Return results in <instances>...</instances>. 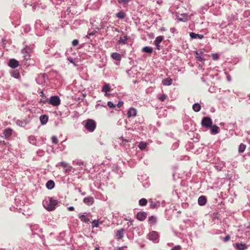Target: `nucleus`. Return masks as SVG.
I'll list each match as a JSON object with an SVG mask.
<instances>
[{"label":"nucleus","mask_w":250,"mask_h":250,"mask_svg":"<svg viewBox=\"0 0 250 250\" xmlns=\"http://www.w3.org/2000/svg\"><path fill=\"white\" fill-rule=\"evenodd\" d=\"M58 203V202L57 200L50 197L46 198L42 202L43 207L48 211L53 210Z\"/></svg>","instance_id":"f257e3e1"},{"label":"nucleus","mask_w":250,"mask_h":250,"mask_svg":"<svg viewBox=\"0 0 250 250\" xmlns=\"http://www.w3.org/2000/svg\"><path fill=\"white\" fill-rule=\"evenodd\" d=\"M84 127L89 132H93L96 128V123L93 120L88 119Z\"/></svg>","instance_id":"f03ea898"},{"label":"nucleus","mask_w":250,"mask_h":250,"mask_svg":"<svg viewBox=\"0 0 250 250\" xmlns=\"http://www.w3.org/2000/svg\"><path fill=\"white\" fill-rule=\"evenodd\" d=\"M212 123L211 119L208 117H204L201 122L202 126L206 128H209L212 125Z\"/></svg>","instance_id":"7ed1b4c3"},{"label":"nucleus","mask_w":250,"mask_h":250,"mask_svg":"<svg viewBox=\"0 0 250 250\" xmlns=\"http://www.w3.org/2000/svg\"><path fill=\"white\" fill-rule=\"evenodd\" d=\"M49 103L53 106H58L61 104V100L58 96H52L50 98Z\"/></svg>","instance_id":"20e7f679"},{"label":"nucleus","mask_w":250,"mask_h":250,"mask_svg":"<svg viewBox=\"0 0 250 250\" xmlns=\"http://www.w3.org/2000/svg\"><path fill=\"white\" fill-rule=\"evenodd\" d=\"M147 217V213L144 211H140L136 215V218L141 221L145 220Z\"/></svg>","instance_id":"39448f33"},{"label":"nucleus","mask_w":250,"mask_h":250,"mask_svg":"<svg viewBox=\"0 0 250 250\" xmlns=\"http://www.w3.org/2000/svg\"><path fill=\"white\" fill-rule=\"evenodd\" d=\"M8 65L11 68H15L19 66V63L16 60L12 59L9 60Z\"/></svg>","instance_id":"423d86ee"},{"label":"nucleus","mask_w":250,"mask_h":250,"mask_svg":"<svg viewBox=\"0 0 250 250\" xmlns=\"http://www.w3.org/2000/svg\"><path fill=\"white\" fill-rule=\"evenodd\" d=\"M137 115V110L135 108L131 107L129 109L127 112V116L128 118L133 117H135Z\"/></svg>","instance_id":"0eeeda50"},{"label":"nucleus","mask_w":250,"mask_h":250,"mask_svg":"<svg viewBox=\"0 0 250 250\" xmlns=\"http://www.w3.org/2000/svg\"><path fill=\"white\" fill-rule=\"evenodd\" d=\"M159 237V234L157 232L155 231H152L150 232L148 234V238L150 240L155 241Z\"/></svg>","instance_id":"6e6552de"},{"label":"nucleus","mask_w":250,"mask_h":250,"mask_svg":"<svg viewBox=\"0 0 250 250\" xmlns=\"http://www.w3.org/2000/svg\"><path fill=\"white\" fill-rule=\"evenodd\" d=\"M60 165L64 168L66 172H69L72 169V167L65 162H61Z\"/></svg>","instance_id":"1a4fd4ad"},{"label":"nucleus","mask_w":250,"mask_h":250,"mask_svg":"<svg viewBox=\"0 0 250 250\" xmlns=\"http://www.w3.org/2000/svg\"><path fill=\"white\" fill-rule=\"evenodd\" d=\"M83 202L88 206L92 205L94 203V199L92 197H87L83 199Z\"/></svg>","instance_id":"9d476101"},{"label":"nucleus","mask_w":250,"mask_h":250,"mask_svg":"<svg viewBox=\"0 0 250 250\" xmlns=\"http://www.w3.org/2000/svg\"><path fill=\"white\" fill-rule=\"evenodd\" d=\"M198 204L200 206H204L207 203V198L205 196H201L199 197L198 200Z\"/></svg>","instance_id":"9b49d317"},{"label":"nucleus","mask_w":250,"mask_h":250,"mask_svg":"<svg viewBox=\"0 0 250 250\" xmlns=\"http://www.w3.org/2000/svg\"><path fill=\"white\" fill-rule=\"evenodd\" d=\"M210 128V133L212 134H216L219 132V127L217 126L216 125H214L209 127Z\"/></svg>","instance_id":"f8f14e48"},{"label":"nucleus","mask_w":250,"mask_h":250,"mask_svg":"<svg viewBox=\"0 0 250 250\" xmlns=\"http://www.w3.org/2000/svg\"><path fill=\"white\" fill-rule=\"evenodd\" d=\"M163 39L164 37L162 36H160L156 37L155 40L154 41V44L156 46L158 49H159V47H160L159 44L161 42Z\"/></svg>","instance_id":"ddd939ff"},{"label":"nucleus","mask_w":250,"mask_h":250,"mask_svg":"<svg viewBox=\"0 0 250 250\" xmlns=\"http://www.w3.org/2000/svg\"><path fill=\"white\" fill-rule=\"evenodd\" d=\"M236 247L238 250H245L247 249L246 244L242 243H236Z\"/></svg>","instance_id":"4468645a"},{"label":"nucleus","mask_w":250,"mask_h":250,"mask_svg":"<svg viewBox=\"0 0 250 250\" xmlns=\"http://www.w3.org/2000/svg\"><path fill=\"white\" fill-rule=\"evenodd\" d=\"M13 132V130L10 128H6L3 132V134L5 138L11 136Z\"/></svg>","instance_id":"2eb2a0df"},{"label":"nucleus","mask_w":250,"mask_h":250,"mask_svg":"<svg viewBox=\"0 0 250 250\" xmlns=\"http://www.w3.org/2000/svg\"><path fill=\"white\" fill-rule=\"evenodd\" d=\"M190 37L192 39H197L198 38L199 39H202L204 38V36L201 34H197L193 32H191L189 34Z\"/></svg>","instance_id":"dca6fc26"},{"label":"nucleus","mask_w":250,"mask_h":250,"mask_svg":"<svg viewBox=\"0 0 250 250\" xmlns=\"http://www.w3.org/2000/svg\"><path fill=\"white\" fill-rule=\"evenodd\" d=\"M110 91V87L108 83H104V84L103 85L102 89V92H104L106 93V94H107V93L108 92H109Z\"/></svg>","instance_id":"f3484780"},{"label":"nucleus","mask_w":250,"mask_h":250,"mask_svg":"<svg viewBox=\"0 0 250 250\" xmlns=\"http://www.w3.org/2000/svg\"><path fill=\"white\" fill-rule=\"evenodd\" d=\"M40 121L42 123V124L44 125L47 123L48 120V117L47 116L44 115L41 116L40 118Z\"/></svg>","instance_id":"a211bd4d"},{"label":"nucleus","mask_w":250,"mask_h":250,"mask_svg":"<svg viewBox=\"0 0 250 250\" xmlns=\"http://www.w3.org/2000/svg\"><path fill=\"white\" fill-rule=\"evenodd\" d=\"M148 223L150 224H155L157 222V218L154 216H151L148 217Z\"/></svg>","instance_id":"6ab92c4d"},{"label":"nucleus","mask_w":250,"mask_h":250,"mask_svg":"<svg viewBox=\"0 0 250 250\" xmlns=\"http://www.w3.org/2000/svg\"><path fill=\"white\" fill-rule=\"evenodd\" d=\"M112 58L115 60L120 61L121 60V56L120 54L114 52L111 55Z\"/></svg>","instance_id":"aec40b11"},{"label":"nucleus","mask_w":250,"mask_h":250,"mask_svg":"<svg viewBox=\"0 0 250 250\" xmlns=\"http://www.w3.org/2000/svg\"><path fill=\"white\" fill-rule=\"evenodd\" d=\"M124 229H121L117 231V236L119 239H121L124 237Z\"/></svg>","instance_id":"412c9836"},{"label":"nucleus","mask_w":250,"mask_h":250,"mask_svg":"<svg viewBox=\"0 0 250 250\" xmlns=\"http://www.w3.org/2000/svg\"><path fill=\"white\" fill-rule=\"evenodd\" d=\"M172 80L170 78H166L163 80V83L164 85H170L172 84Z\"/></svg>","instance_id":"4be33fe9"},{"label":"nucleus","mask_w":250,"mask_h":250,"mask_svg":"<svg viewBox=\"0 0 250 250\" xmlns=\"http://www.w3.org/2000/svg\"><path fill=\"white\" fill-rule=\"evenodd\" d=\"M11 75L16 79H19L20 77V74L18 70H13L11 72Z\"/></svg>","instance_id":"5701e85b"},{"label":"nucleus","mask_w":250,"mask_h":250,"mask_svg":"<svg viewBox=\"0 0 250 250\" xmlns=\"http://www.w3.org/2000/svg\"><path fill=\"white\" fill-rule=\"evenodd\" d=\"M201 108V106L200 104L198 103L194 104L192 105V109L195 112H199Z\"/></svg>","instance_id":"b1692460"},{"label":"nucleus","mask_w":250,"mask_h":250,"mask_svg":"<svg viewBox=\"0 0 250 250\" xmlns=\"http://www.w3.org/2000/svg\"><path fill=\"white\" fill-rule=\"evenodd\" d=\"M54 182L52 180L48 181L46 184V187L50 189L53 188V187H54Z\"/></svg>","instance_id":"393cba45"},{"label":"nucleus","mask_w":250,"mask_h":250,"mask_svg":"<svg viewBox=\"0 0 250 250\" xmlns=\"http://www.w3.org/2000/svg\"><path fill=\"white\" fill-rule=\"evenodd\" d=\"M147 201L145 198H142L139 201V204L141 206H145L146 205Z\"/></svg>","instance_id":"a878e982"},{"label":"nucleus","mask_w":250,"mask_h":250,"mask_svg":"<svg viewBox=\"0 0 250 250\" xmlns=\"http://www.w3.org/2000/svg\"><path fill=\"white\" fill-rule=\"evenodd\" d=\"M143 51L145 52L148 53H151L153 51V49L152 47H149L148 46H146L143 48Z\"/></svg>","instance_id":"bb28decb"},{"label":"nucleus","mask_w":250,"mask_h":250,"mask_svg":"<svg viewBox=\"0 0 250 250\" xmlns=\"http://www.w3.org/2000/svg\"><path fill=\"white\" fill-rule=\"evenodd\" d=\"M246 147V146L245 144L241 143L239 145V149H238L239 152V153L243 152L245 151Z\"/></svg>","instance_id":"cd10ccee"},{"label":"nucleus","mask_w":250,"mask_h":250,"mask_svg":"<svg viewBox=\"0 0 250 250\" xmlns=\"http://www.w3.org/2000/svg\"><path fill=\"white\" fill-rule=\"evenodd\" d=\"M125 13L122 11H120L116 14V17L120 19H124L125 17Z\"/></svg>","instance_id":"c85d7f7f"},{"label":"nucleus","mask_w":250,"mask_h":250,"mask_svg":"<svg viewBox=\"0 0 250 250\" xmlns=\"http://www.w3.org/2000/svg\"><path fill=\"white\" fill-rule=\"evenodd\" d=\"M80 219L83 222L88 223L90 221L89 219L86 217L84 215H82L79 217Z\"/></svg>","instance_id":"c756f323"},{"label":"nucleus","mask_w":250,"mask_h":250,"mask_svg":"<svg viewBox=\"0 0 250 250\" xmlns=\"http://www.w3.org/2000/svg\"><path fill=\"white\" fill-rule=\"evenodd\" d=\"M146 143L144 142H141L139 143L138 147L141 150H144L146 148Z\"/></svg>","instance_id":"7c9ffc66"},{"label":"nucleus","mask_w":250,"mask_h":250,"mask_svg":"<svg viewBox=\"0 0 250 250\" xmlns=\"http://www.w3.org/2000/svg\"><path fill=\"white\" fill-rule=\"evenodd\" d=\"M92 228H97L99 226V222L97 220H94L92 222Z\"/></svg>","instance_id":"2f4dec72"},{"label":"nucleus","mask_w":250,"mask_h":250,"mask_svg":"<svg viewBox=\"0 0 250 250\" xmlns=\"http://www.w3.org/2000/svg\"><path fill=\"white\" fill-rule=\"evenodd\" d=\"M130 0H118L119 3H123V4H127Z\"/></svg>","instance_id":"473e14b6"},{"label":"nucleus","mask_w":250,"mask_h":250,"mask_svg":"<svg viewBox=\"0 0 250 250\" xmlns=\"http://www.w3.org/2000/svg\"><path fill=\"white\" fill-rule=\"evenodd\" d=\"M126 40H127L126 37H125L124 39L120 38V40H119V43L125 44L126 43Z\"/></svg>","instance_id":"72a5a7b5"},{"label":"nucleus","mask_w":250,"mask_h":250,"mask_svg":"<svg viewBox=\"0 0 250 250\" xmlns=\"http://www.w3.org/2000/svg\"><path fill=\"white\" fill-rule=\"evenodd\" d=\"M167 97V96L166 95L163 94L161 95H160V96L159 98V99L161 101H164L166 99Z\"/></svg>","instance_id":"f704fd0d"},{"label":"nucleus","mask_w":250,"mask_h":250,"mask_svg":"<svg viewBox=\"0 0 250 250\" xmlns=\"http://www.w3.org/2000/svg\"><path fill=\"white\" fill-rule=\"evenodd\" d=\"M52 142L54 144H57L58 143V139L56 136H53L52 137Z\"/></svg>","instance_id":"c9c22d12"},{"label":"nucleus","mask_w":250,"mask_h":250,"mask_svg":"<svg viewBox=\"0 0 250 250\" xmlns=\"http://www.w3.org/2000/svg\"><path fill=\"white\" fill-rule=\"evenodd\" d=\"M196 55H197V56L196 57L197 60L200 62H202L204 60V58L203 57H202L199 54H198V52H196Z\"/></svg>","instance_id":"e433bc0d"},{"label":"nucleus","mask_w":250,"mask_h":250,"mask_svg":"<svg viewBox=\"0 0 250 250\" xmlns=\"http://www.w3.org/2000/svg\"><path fill=\"white\" fill-rule=\"evenodd\" d=\"M107 105L110 108H115V105L112 102H110V101H109L107 103Z\"/></svg>","instance_id":"4c0bfd02"},{"label":"nucleus","mask_w":250,"mask_h":250,"mask_svg":"<svg viewBox=\"0 0 250 250\" xmlns=\"http://www.w3.org/2000/svg\"><path fill=\"white\" fill-rule=\"evenodd\" d=\"M78 43H79V41L77 39L74 40L72 41V45L74 46H77L78 44Z\"/></svg>","instance_id":"58836bf2"},{"label":"nucleus","mask_w":250,"mask_h":250,"mask_svg":"<svg viewBox=\"0 0 250 250\" xmlns=\"http://www.w3.org/2000/svg\"><path fill=\"white\" fill-rule=\"evenodd\" d=\"M230 239V237L229 235H226L224 238H223V240L224 242H227L228 241H229Z\"/></svg>","instance_id":"ea45409f"},{"label":"nucleus","mask_w":250,"mask_h":250,"mask_svg":"<svg viewBox=\"0 0 250 250\" xmlns=\"http://www.w3.org/2000/svg\"><path fill=\"white\" fill-rule=\"evenodd\" d=\"M181 250V247L179 245L176 246L174 247L171 250Z\"/></svg>","instance_id":"a19ab883"},{"label":"nucleus","mask_w":250,"mask_h":250,"mask_svg":"<svg viewBox=\"0 0 250 250\" xmlns=\"http://www.w3.org/2000/svg\"><path fill=\"white\" fill-rule=\"evenodd\" d=\"M123 104H124L123 102H122V101H119V102H118V104H117V107H119V108H120V107H121V106H123Z\"/></svg>","instance_id":"79ce46f5"},{"label":"nucleus","mask_w":250,"mask_h":250,"mask_svg":"<svg viewBox=\"0 0 250 250\" xmlns=\"http://www.w3.org/2000/svg\"><path fill=\"white\" fill-rule=\"evenodd\" d=\"M178 20L180 21H187V19L186 18H178Z\"/></svg>","instance_id":"37998d69"},{"label":"nucleus","mask_w":250,"mask_h":250,"mask_svg":"<svg viewBox=\"0 0 250 250\" xmlns=\"http://www.w3.org/2000/svg\"><path fill=\"white\" fill-rule=\"evenodd\" d=\"M125 248H126V247H117L115 250H124Z\"/></svg>","instance_id":"c03bdc74"},{"label":"nucleus","mask_w":250,"mask_h":250,"mask_svg":"<svg viewBox=\"0 0 250 250\" xmlns=\"http://www.w3.org/2000/svg\"><path fill=\"white\" fill-rule=\"evenodd\" d=\"M68 210L69 211H74V208L73 207H69L67 208Z\"/></svg>","instance_id":"a18cd8bd"},{"label":"nucleus","mask_w":250,"mask_h":250,"mask_svg":"<svg viewBox=\"0 0 250 250\" xmlns=\"http://www.w3.org/2000/svg\"><path fill=\"white\" fill-rule=\"evenodd\" d=\"M215 55H214V54L213 55V59H216L217 58V57L216 58V57H215Z\"/></svg>","instance_id":"49530a36"},{"label":"nucleus","mask_w":250,"mask_h":250,"mask_svg":"<svg viewBox=\"0 0 250 250\" xmlns=\"http://www.w3.org/2000/svg\"><path fill=\"white\" fill-rule=\"evenodd\" d=\"M161 31H165V28L164 27H162V28H161Z\"/></svg>","instance_id":"de8ad7c7"},{"label":"nucleus","mask_w":250,"mask_h":250,"mask_svg":"<svg viewBox=\"0 0 250 250\" xmlns=\"http://www.w3.org/2000/svg\"><path fill=\"white\" fill-rule=\"evenodd\" d=\"M95 250H100L99 248H96Z\"/></svg>","instance_id":"09e8293b"},{"label":"nucleus","mask_w":250,"mask_h":250,"mask_svg":"<svg viewBox=\"0 0 250 250\" xmlns=\"http://www.w3.org/2000/svg\"><path fill=\"white\" fill-rule=\"evenodd\" d=\"M69 60V61H70L71 62H73L72 59H71V60Z\"/></svg>","instance_id":"8fccbe9b"},{"label":"nucleus","mask_w":250,"mask_h":250,"mask_svg":"<svg viewBox=\"0 0 250 250\" xmlns=\"http://www.w3.org/2000/svg\"><path fill=\"white\" fill-rule=\"evenodd\" d=\"M3 143L4 144L5 143L4 141H2H2H0V143Z\"/></svg>","instance_id":"3c124183"},{"label":"nucleus","mask_w":250,"mask_h":250,"mask_svg":"<svg viewBox=\"0 0 250 250\" xmlns=\"http://www.w3.org/2000/svg\"><path fill=\"white\" fill-rule=\"evenodd\" d=\"M133 225V223L132 222H130V225Z\"/></svg>","instance_id":"603ef678"}]
</instances>
